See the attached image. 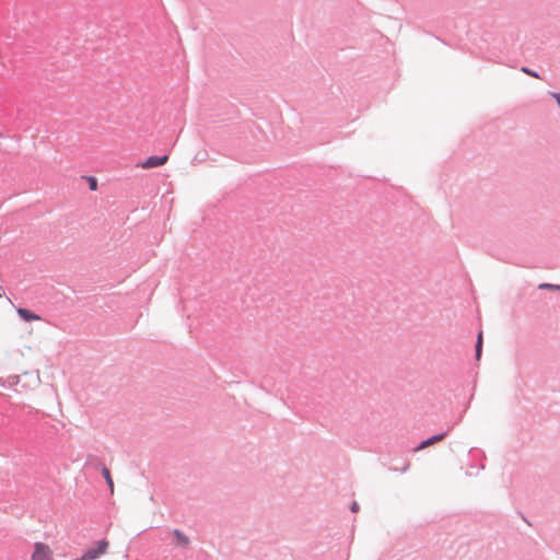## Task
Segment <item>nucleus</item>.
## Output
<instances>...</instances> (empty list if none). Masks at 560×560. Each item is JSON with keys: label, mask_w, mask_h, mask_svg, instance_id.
Instances as JSON below:
<instances>
[{"label": "nucleus", "mask_w": 560, "mask_h": 560, "mask_svg": "<svg viewBox=\"0 0 560 560\" xmlns=\"http://www.w3.org/2000/svg\"><path fill=\"white\" fill-rule=\"evenodd\" d=\"M168 161V155H151L141 163V166L145 170L154 168L164 165Z\"/></svg>", "instance_id": "f257e3e1"}, {"label": "nucleus", "mask_w": 560, "mask_h": 560, "mask_svg": "<svg viewBox=\"0 0 560 560\" xmlns=\"http://www.w3.org/2000/svg\"><path fill=\"white\" fill-rule=\"evenodd\" d=\"M50 549L47 545L43 542H36L34 545V552L32 555V560H50L49 558Z\"/></svg>", "instance_id": "f03ea898"}, {"label": "nucleus", "mask_w": 560, "mask_h": 560, "mask_svg": "<svg viewBox=\"0 0 560 560\" xmlns=\"http://www.w3.org/2000/svg\"><path fill=\"white\" fill-rule=\"evenodd\" d=\"M447 434H448V431L432 435L429 439L421 441L420 444L415 448V451L416 452L421 451L430 445H433L434 443L440 442L443 439H445L447 436Z\"/></svg>", "instance_id": "7ed1b4c3"}, {"label": "nucleus", "mask_w": 560, "mask_h": 560, "mask_svg": "<svg viewBox=\"0 0 560 560\" xmlns=\"http://www.w3.org/2000/svg\"><path fill=\"white\" fill-rule=\"evenodd\" d=\"M172 534H173V536H174V537H175V539H176V542H175V545H176V546H178V547H183V548H185V547H188V546H189V544H190V539H189V537H188L186 534H184L182 530H179V529L175 528V529H173Z\"/></svg>", "instance_id": "20e7f679"}, {"label": "nucleus", "mask_w": 560, "mask_h": 560, "mask_svg": "<svg viewBox=\"0 0 560 560\" xmlns=\"http://www.w3.org/2000/svg\"><path fill=\"white\" fill-rule=\"evenodd\" d=\"M18 314L21 319H23L24 322H27V323L39 319V316L36 315L33 311H31L28 308L19 307Z\"/></svg>", "instance_id": "39448f33"}, {"label": "nucleus", "mask_w": 560, "mask_h": 560, "mask_svg": "<svg viewBox=\"0 0 560 560\" xmlns=\"http://www.w3.org/2000/svg\"><path fill=\"white\" fill-rule=\"evenodd\" d=\"M482 345H483L482 331H479V334L477 336L476 345H475V357H476V360H480V358H481Z\"/></svg>", "instance_id": "423d86ee"}, {"label": "nucleus", "mask_w": 560, "mask_h": 560, "mask_svg": "<svg viewBox=\"0 0 560 560\" xmlns=\"http://www.w3.org/2000/svg\"><path fill=\"white\" fill-rule=\"evenodd\" d=\"M102 475H103L104 479L106 480L107 486L113 491L114 490V481L112 479L110 471L106 466H103Z\"/></svg>", "instance_id": "0eeeda50"}, {"label": "nucleus", "mask_w": 560, "mask_h": 560, "mask_svg": "<svg viewBox=\"0 0 560 560\" xmlns=\"http://www.w3.org/2000/svg\"><path fill=\"white\" fill-rule=\"evenodd\" d=\"M107 547H108V541L105 539H102V540L97 541V544L94 548L101 556V555L105 553Z\"/></svg>", "instance_id": "6e6552de"}, {"label": "nucleus", "mask_w": 560, "mask_h": 560, "mask_svg": "<svg viewBox=\"0 0 560 560\" xmlns=\"http://www.w3.org/2000/svg\"><path fill=\"white\" fill-rule=\"evenodd\" d=\"M538 289H540V290L560 291V284L540 283L538 285Z\"/></svg>", "instance_id": "1a4fd4ad"}, {"label": "nucleus", "mask_w": 560, "mask_h": 560, "mask_svg": "<svg viewBox=\"0 0 560 560\" xmlns=\"http://www.w3.org/2000/svg\"><path fill=\"white\" fill-rule=\"evenodd\" d=\"M521 71L529 77H533V78H536V79H540V75L537 71L535 70H532L530 68L526 67V66H523L521 68Z\"/></svg>", "instance_id": "9d476101"}, {"label": "nucleus", "mask_w": 560, "mask_h": 560, "mask_svg": "<svg viewBox=\"0 0 560 560\" xmlns=\"http://www.w3.org/2000/svg\"><path fill=\"white\" fill-rule=\"evenodd\" d=\"M89 186L91 190L97 189V180L95 177H89Z\"/></svg>", "instance_id": "9b49d317"}, {"label": "nucleus", "mask_w": 560, "mask_h": 560, "mask_svg": "<svg viewBox=\"0 0 560 560\" xmlns=\"http://www.w3.org/2000/svg\"><path fill=\"white\" fill-rule=\"evenodd\" d=\"M550 95L556 100L558 106L560 107V93L551 92Z\"/></svg>", "instance_id": "f8f14e48"}, {"label": "nucleus", "mask_w": 560, "mask_h": 560, "mask_svg": "<svg viewBox=\"0 0 560 560\" xmlns=\"http://www.w3.org/2000/svg\"><path fill=\"white\" fill-rule=\"evenodd\" d=\"M359 509H360V506H359L358 502L354 501V502L351 503V505H350L351 512H358Z\"/></svg>", "instance_id": "ddd939ff"}, {"label": "nucleus", "mask_w": 560, "mask_h": 560, "mask_svg": "<svg viewBox=\"0 0 560 560\" xmlns=\"http://www.w3.org/2000/svg\"><path fill=\"white\" fill-rule=\"evenodd\" d=\"M409 469V463H406L404 467L400 469L401 472H406Z\"/></svg>", "instance_id": "4468645a"}]
</instances>
